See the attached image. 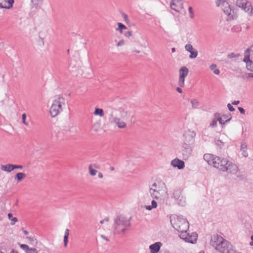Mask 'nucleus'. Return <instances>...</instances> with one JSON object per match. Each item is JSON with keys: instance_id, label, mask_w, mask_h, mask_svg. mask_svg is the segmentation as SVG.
Returning <instances> with one entry per match:
<instances>
[{"instance_id": "obj_1", "label": "nucleus", "mask_w": 253, "mask_h": 253, "mask_svg": "<svg viewBox=\"0 0 253 253\" xmlns=\"http://www.w3.org/2000/svg\"><path fill=\"white\" fill-rule=\"evenodd\" d=\"M132 107L125 105L118 108L110 115V122L119 129H125L134 118Z\"/></svg>"}, {"instance_id": "obj_2", "label": "nucleus", "mask_w": 253, "mask_h": 253, "mask_svg": "<svg viewBox=\"0 0 253 253\" xmlns=\"http://www.w3.org/2000/svg\"><path fill=\"white\" fill-rule=\"evenodd\" d=\"M211 245L220 253H236L232 245L221 236L214 235L211 237Z\"/></svg>"}, {"instance_id": "obj_3", "label": "nucleus", "mask_w": 253, "mask_h": 253, "mask_svg": "<svg viewBox=\"0 0 253 253\" xmlns=\"http://www.w3.org/2000/svg\"><path fill=\"white\" fill-rule=\"evenodd\" d=\"M149 193L154 199L163 201L168 196V189L164 182L153 183L150 187Z\"/></svg>"}, {"instance_id": "obj_4", "label": "nucleus", "mask_w": 253, "mask_h": 253, "mask_svg": "<svg viewBox=\"0 0 253 253\" xmlns=\"http://www.w3.org/2000/svg\"><path fill=\"white\" fill-rule=\"evenodd\" d=\"M204 159L209 165L212 166L220 170L225 171L227 169L226 165L228 164V161L225 159H221L212 154H206L204 155Z\"/></svg>"}, {"instance_id": "obj_5", "label": "nucleus", "mask_w": 253, "mask_h": 253, "mask_svg": "<svg viewBox=\"0 0 253 253\" xmlns=\"http://www.w3.org/2000/svg\"><path fill=\"white\" fill-rule=\"evenodd\" d=\"M65 105V99L59 95L54 97L49 109V113L52 118L58 116L63 111Z\"/></svg>"}, {"instance_id": "obj_6", "label": "nucleus", "mask_w": 253, "mask_h": 253, "mask_svg": "<svg viewBox=\"0 0 253 253\" xmlns=\"http://www.w3.org/2000/svg\"><path fill=\"white\" fill-rule=\"evenodd\" d=\"M170 222L173 227L179 233L187 231L189 223L187 220L180 216L174 215L170 217Z\"/></svg>"}, {"instance_id": "obj_7", "label": "nucleus", "mask_w": 253, "mask_h": 253, "mask_svg": "<svg viewBox=\"0 0 253 253\" xmlns=\"http://www.w3.org/2000/svg\"><path fill=\"white\" fill-rule=\"evenodd\" d=\"M216 5L220 7L224 11V13L228 16V20H231L234 18V16L236 14L235 9L231 8V6L229 4L228 0H216Z\"/></svg>"}, {"instance_id": "obj_8", "label": "nucleus", "mask_w": 253, "mask_h": 253, "mask_svg": "<svg viewBox=\"0 0 253 253\" xmlns=\"http://www.w3.org/2000/svg\"><path fill=\"white\" fill-rule=\"evenodd\" d=\"M115 228L119 233H124L129 226V220L123 216H118L115 220Z\"/></svg>"}, {"instance_id": "obj_9", "label": "nucleus", "mask_w": 253, "mask_h": 253, "mask_svg": "<svg viewBox=\"0 0 253 253\" xmlns=\"http://www.w3.org/2000/svg\"><path fill=\"white\" fill-rule=\"evenodd\" d=\"M196 132L193 130H188L183 135L182 144L193 146L195 142Z\"/></svg>"}, {"instance_id": "obj_10", "label": "nucleus", "mask_w": 253, "mask_h": 253, "mask_svg": "<svg viewBox=\"0 0 253 253\" xmlns=\"http://www.w3.org/2000/svg\"><path fill=\"white\" fill-rule=\"evenodd\" d=\"M239 153L240 158H246L250 155V150L247 140H242L240 142Z\"/></svg>"}, {"instance_id": "obj_11", "label": "nucleus", "mask_w": 253, "mask_h": 253, "mask_svg": "<svg viewBox=\"0 0 253 253\" xmlns=\"http://www.w3.org/2000/svg\"><path fill=\"white\" fill-rule=\"evenodd\" d=\"M187 231H185L182 233H180L179 234L180 238L186 242L191 244L195 243L197 240V234L196 233H192L190 235L189 233H187Z\"/></svg>"}, {"instance_id": "obj_12", "label": "nucleus", "mask_w": 253, "mask_h": 253, "mask_svg": "<svg viewBox=\"0 0 253 253\" xmlns=\"http://www.w3.org/2000/svg\"><path fill=\"white\" fill-rule=\"evenodd\" d=\"M189 73V69L185 66L181 67L179 71V80L178 84L179 86L183 87L185 84V79Z\"/></svg>"}, {"instance_id": "obj_13", "label": "nucleus", "mask_w": 253, "mask_h": 253, "mask_svg": "<svg viewBox=\"0 0 253 253\" xmlns=\"http://www.w3.org/2000/svg\"><path fill=\"white\" fill-rule=\"evenodd\" d=\"M239 7L244 9L250 15H253V7L250 2L246 0H242V2L240 3Z\"/></svg>"}, {"instance_id": "obj_14", "label": "nucleus", "mask_w": 253, "mask_h": 253, "mask_svg": "<svg viewBox=\"0 0 253 253\" xmlns=\"http://www.w3.org/2000/svg\"><path fill=\"white\" fill-rule=\"evenodd\" d=\"M193 146L189 145H182V154L184 159H188L191 155L192 152Z\"/></svg>"}, {"instance_id": "obj_15", "label": "nucleus", "mask_w": 253, "mask_h": 253, "mask_svg": "<svg viewBox=\"0 0 253 253\" xmlns=\"http://www.w3.org/2000/svg\"><path fill=\"white\" fill-rule=\"evenodd\" d=\"M171 8L177 12H180L183 8V3L181 0H172L170 4Z\"/></svg>"}, {"instance_id": "obj_16", "label": "nucleus", "mask_w": 253, "mask_h": 253, "mask_svg": "<svg viewBox=\"0 0 253 253\" xmlns=\"http://www.w3.org/2000/svg\"><path fill=\"white\" fill-rule=\"evenodd\" d=\"M170 165L174 168H177L179 169H183L185 167L184 162L175 158L171 161Z\"/></svg>"}, {"instance_id": "obj_17", "label": "nucleus", "mask_w": 253, "mask_h": 253, "mask_svg": "<svg viewBox=\"0 0 253 253\" xmlns=\"http://www.w3.org/2000/svg\"><path fill=\"white\" fill-rule=\"evenodd\" d=\"M253 55V45L250 46L248 48H247L244 54V58H243V61L246 63H250L251 62V61L250 60V54Z\"/></svg>"}, {"instance_id": "obj_18", "label": "nucleus", "mask_w": 253, "mask_h": 253, "mask_svg": "<svg viewBox=\"0 0 253 253\" xmlns=\"http://www.w3.org/2000/svg\"><path fill=\"white\" fill-rule=\"evenodd\" d=\"M13 3L14 0H0V8L9 9Z\"/></svg>"}, {"instance_id": "obj_19", "label": "nucleus", "mask_w": 253, "mask_h": 253, "mask_svg": "<svg viewBox=\"0 0 253 253\" xmlns=\"http://www.w3.org/2000/svg\"><path fill=\"white\" fill-rule=\"evenodd\" d=\"M185 48L186 50L190 53L189 57L191 58H196L198 55L197 50L193 47V46L191 44H187Z\"/></svg>"}, {"instance_id": "obj_20", "label": "nucleus", "mask_w": 253, "mask_h": 253, "mask_svg": "<svg viewBox=\"0 0 253 253\" xmlns=\"http://www.w3.org/2000/svg\"><path fill=\"white\" fill-rule=\"evenodd\" d=\"M162 246L161 242H156L149 246L151 253H158Z\"/></svg>"}, {"instance_id": "obj_21", "label": "nucleus", "mask_w": 253, "mask_h": 253, "mask_svg": "<svg viewBox=\"0 0 253 253\" xmlns=\"http://www.w3.org/2000/svg\"><path fill=\"white\" fill-rule=\"evenodd\" d=\"M226 169L225 171H228L229 173H236V169L237 166L235 164H234L232 163L229 162L228 161V164L226 165Z\"/></svg>"}, {"instance_id": "obj_22", "label": "nucleus", "mask_w": 253, "mask_h": 253, "mask_svg": "<svg viewBox=\"0 0 253 253\" xmlns=\"http://www.w3.org/2000/svg\"><path fill=\"white\" fill-rule=\"evenodd\" d=\"M246 68L248 72L245 74V78H253V64H246Z\"/></svg>"}, {"instance_id": "obj_23", "label": "nucleus", "mask_w": 253, "mask_h": 253, "mask_svg": "<svg viewBox=\"0 0 253 253\" xmlns=\"http://www.w3.org/2000/svg\"><path fill=\"white\" fill-rule=\"evenodd\" d=\"M217 120L220 124H224L225 122H227L231 119V117L229 116L222 115L219 116V114H217Z\"/></svg>"}, {"instance_id": "obj_24", "label": "nucleus", "mask_w": 253, "mask_h": 253, "mask_svg": "<svg viewBox=\"0 0 253 253\" xmlns=\"http://www.w3.org/2000/svg\"><path fill=\"white\" fill-rule=\"evenodd\" d=\"M26 177V174L25 173L18 172L15 175L14 179L17 183H19L24 179Z\"/></svg>"}, {"instance_id": "obj_25", "label": "nucleus", "mask_w": 253, "mask_h": 253, "mask_svg": "<svg viewBox=\"0 0 253 253\" xmlns=\"http://www.w3.org/2000/svg\"><path fill=\"white\" fill-rule=\"evenodd\" d=\"M0 169L3 171L10 172L13 170V165L6 164L5 165H1Z\"/></svg>"}, {"instance_id": "obj_26", "label": "nucleus", "mask_w": 253, "mask_h": 253, "mask_svg": "<svg viewBox=\"0 0 253 253\" xmlns=\"http://www.w3.org/2000/svg\"><path fill=\"white\" fill-rule=\"evenodd\" d=\"M93 114L95 116H99L100 117H103L104 116V112L103 109L95 108Z\"/></svg>"}, {"instance_id": "obj_27", "label": "nucleus", "mask_w": 253, "mask_h": 253, "mask_svg": "<svg viewBox=\"0 0 253 253\" xmlns=\"http://www.w3.org/2000/svg\"><path fill=\"white\" fill-rule=\"evenodd\" d=\"M117 25L118 27L117 28L116 30L120 34L123 33V30L127 29V27L122 23L119 22L117 23Z\"/></svg>"}, {"instance_id": "obj_28", "label": "nucleus", "mask_w": 253, "mask_h": 253, "mask_svg": "<svg viewBox=\"0 0 253 253\" xmlns=\"http://www.w3.org/2000/svg\"><path fill=\"white\" fill-rule=\"evenodd\" d=\"M69 235V230L68 229H66L65 231V235L64 236V246L65 247H66L68 245V236Z\"/></svg>"}, {"instance_id": "obj_29", "label": "nucleus", "mask_w": 253, "mask_h": 253, "mask_svg": "<svg viewBox=\"0 0 253 253\" xmlns=\"http://www.w3.org/2000/svg\"><path fill=\"white\" fill-rule=\"evenodd\" d=\"M157 207V203L155 200H153L151 202V205H146L145 206V208L146 210L150 211L153 209L156 208Z\"/></svg>"}, {"instance_id": "obj_30", "label": "nucleus", "mask_w": 253, "mask_h": 253, "mask_svg": "<svg viewBox=\"0 0 253 253\" xmlns=\"http://www.w3.org/2000/svg\"><path fill=\"white\" fill-rule=\"evenodd\" d=\"M192 108L193 109H196L200 105L199 101L196 99H192L190 100Z\"/></svg>"}, {"instance_id": "obj_31", "label": "nucleus", "mask_w": 253, "mask_h": 253, "mask_svg": "<svg viewBox=\"0 0 253 253\" xmlns=\"http://www.w3.org/2000/svg\"><path fill=\"white\" fill-rule=\"evenodd\" d=\"M88 171L89 174L92 176L95 175L97 173V171L93 168H92L91 165L88 166Z\"/></svg>"}, {"instance_id": "obj_32", "label": "nucleus", "mask_w": 253, "mask_h": 253, "mask_svg": "<svg viewBox=\"0 0 253 253\" xmlns=\"http://www.w3.org/2000/svg\"><path fill=\"white\" fill-rule=\"evenodd\" d=\"M210 68L211 70H212L214 74L215 75H219L220 73V71L218 69H216V64H211Z\"/></svg>"}, {"instance_id": "obj_33", "label": "nucleus", "mask_w": 253, "mask_h": 253, "mask_svg": "<svg viewBox=\"0 0 253 253\" xmlns=\"http://www.w3.org/2000/svg\"><path fill=\"white\" fill-rule=\"evenodd\" d=\"M26 239L28 240L29 243L32 245H36L37 244L36 239L33 237H27Z\"/></svg>"}, {"instance_id": "obj_34", "label": "nucleus", "mask_w": 253, "mask_h": 253, "mask_svg": "<svg viewBox=\"0 0 253 253\" xmlns=\"http://www.w3.org/2000/svg\"><path fill=\"white\" fill-rule=\"evenodd\" d=\"M215 119H213L211 123L210 124V126L211 127H214L217 125V122L218 120H217V114H215Z\"/></svg>"}, {"instance_id": "obj_35", "label": "nucleus", "mask_w": 253, "mask_h": 253, "mask_svg": "<svg viewBox=\"0 0 253 253\" xmlns=\"http://www.w3.org/2000/svg\"><path fill=\"white\" fill-rule=\"evenodd\" d=\"M129 50L131 52L133 53H139L140 52L139 49L137 47L134 46L130 47Z\"/></svg>"}, {"instance_id": "obj_36", "label": "nucleus", "mask_w": 253, "mask_h": 253, "mask_svg": "<svg viewBox=\"0 0 253 253\" xmlns=\"http://www.w3.org/2000/svg\"><path fill=\"white\" fill-rule=\"evenodd\" d=\"M115 42H116V46L117 47L123 46L125 45V41L123 39H121L118 42L116 40Z\"/></svg>"}, {"instance_id": "obj_37", "label": "nucleus", "mask_w": 253, "mask_h": 253, "mask_svg": "<svg viewBox=\"0 0 253 253\" xmlns=\"http://www.w3.org/2000/svg\"><path fill=\"white\" fill-rule=\"evenodd\" d=\"M188 11H189L190 18L191 19H193L195 16V14H194V12L192 7L190 6L188 8Z\"/></svg>"}, {"instance_id": "obj_38", "label": "nucleus", "mask_w": 253, "mask_h": 253, "mask_svg": "<svg viewBox=\"0 0 253 253\" xmlns=\"http://www.w3.org/2000/svg\"><path fill=\"white\" fill-rule=\"evenodd\" d=\"M26 114L25 113H24L22 115V123L26 126H29V123L28 122H26Z\"/></svg>"}, {"instance_id": "obj_39", "label": "nucleus", "mask_w": 253, "mask_h": 253, "mask_svg": "<svg viewBox=\"0 0 253 253\" xmlns=\"http://www.w3.org/2000/svg\"><path fill=\"white\" fill-rule=\"evenodd\" d=\"M20 248L22 249L26 253L28 251L29 249H30L29 246L25 244H21L20 245Z\"/></svg>"}, {"instance_id": "obj_40", "label": "nucleus", "mask_w": 253, "mask_h": 253, "mask_svg": "<svg viewBox=\"0 0 253 253\" xmlns=\"http://www.w3.org/2000/svg\"><path fill=\"white\" fill-rule=\"evenodd\" d=\"M181 194V191L180 190H177L174 191L173 193V195L175 198L178 199L180 197V195Z\"/></svg>"}, {"instance_id": "obj_41", "label": "nucleus", "mask_w": 253, "mask_h": 253, "mask_svg": "<svg viewBox=\"0 0 253 253\" xmlns=\"http://www.w3.org/2000/svg\"><path fill=\"white\" fill-rule=\"evenodd\" d=\"M122 17H123V19L124 20V21L126 23H128L129 22L128 17L127 15L126 14L123 13L122 14Z\"/></svg>"}, {"instance_id": "obj_42", "label": "nucleus", "mask_w": 253, "mask_h": 253, "mask_svg": "<svg viewBox=\"0 0 253 253\" xmlns=\"http://www.w3.org/2000/svg\"><path fill=\"white\" fill-rule=\"evenodd\" d=\"M38 252L35 248H30L27 253H38Z\"/></svg>"}, {"instance_id": "obj_43", "label": "nucleus", "mask_w": 253, "mask_h": 253, "mask_svg": "<svg viewBox=\"0 0 253 253\" xmlns=\"http://www.w3.org/2000/svg\"><path fill=\"white\" fill-rule=\"evenodd\" d=\"M124 35L126 37V38H129L131 36H132V33L131 31H128L127 32H126L125 34H124Z\"/></svg>"}, {"instance_id": "obj_44", "label": "nucleus", "mask_w": 253, "mask_h": 253, "mask_svg": "<svg viewBox=\"0 0 253 253\" xmlns=\"http://www.w3.org/2000/svg\"><path fill=\"white\" fill-rule=\"evenodd\" d=\"M227 107L228 108V109L230 111H235V109L234 108V107H233V106L232 105V104L229 103L227 105Z\"/></svg>"}, {"instance_id": "obj_45", "label": "nucleus", "mask_w": 253, "mask_h": 253, "mask_svg": "<svg viewBox=\"0 0 253 253\" xmlns=\"http://www.w3.org/2000/svg\"><path fill=\"white\" fill-rule=\"evenodd\" d=\"M90 165H91L92 168H93V169H100V166L97 164H90Z\"/></svg>"}, {"instance_id": "obj_46", "label": "nucleus", "mask_w": 253, "mask_h": 253, "mask_svg": "<svg viewBox=\"0 0 253 253\" xmlns=\"http://www.w3.org/2000/svg\"><path fill=\"white\" fill-rule=\"evenodd\" d=\"M11 220L12 221V222L11 223V225H14L15 224V223L17 222V221H18V219L16 217H12L11 219Z\"/></svg>"}, {"instance_id": "obj_47", "label": "nucleus", "mask_w": 253, "mask_h": 253, "mask_svg": "<svg viewBox=\"0 0 253 253\" xmlns=\"http://www.w3.org/2000/svg\"><path fill=\"white\" fill-rule=\"evenodd\" d=\"M22 169L23 166L22 165H13V169Z\"/></svg>"}, {"instance_id": "obj_48", "label": "nucleus", "mask_w": 253, "mask_h": 253, "mask_svg": "<svg viewBox=\"0 0 253 253\" xmlns=\"http://www.w3.org/2000/svg\"><path fill=\"white\" fill-rule=\"evenodd\" d=\"M238 110L240 111V112L241 113H242V114H244L245 113V110L244 109V108H241V107H238Z\"/></svg>"}, {"instance_id": "obj_49", "label": "nucleus", "mask_w": 253, "mask_h": 253, "mask_svg": "<svg viewBox=\"0 0 253 253\" xmlns=\"http://www.w3.org/2000/svg\"><path fill=\"white\" fill-rule=\"evenodd\" d=\"M101 238H102L103 239L105 240L106 241H109V239L103 235H101Z\"/></svg>"}, {"instance_id": "obj_50", "label": "nucleus", "mask_w": 253, "mask_h": 253, "mask_svg": "<svg viewBox=\"0 0 253 253\" xmlns=\"http://www.w3.org/2000/svg\"><path fill=\"white\" fill-rule=\"evenodd\" d=\"M75 129V127L73 126H70L69 131L70 133H73L74 131V130Z\"/></svg>"}, {"instance_id": "obj_51", "label": "nucleus", "mask_w": 253, "mask_h": 253, "mask_svg": "<svg viewBox=\"0 0 253 253\" xmlns=\"http://www.w3.org/2000/svg\"><path fill=\"white\" fill-rule=\"evenodd\" d=\"M98 177L100 178H102L103 177V174L100 172H98Z\"/></svg>"}, {"instance_id": "obj_52", "label": "nucleus", "mask_w": 253, "mask_h": 253, "mask_svg": "<svg viewBox=\"0 0 253 253\" xmlns=\"http://www.w3.org/2000/svg\"><path fill=\"white\" fill-rule=\"evenodd\" d=\"M234 57H235V55L234 53H232L231 54H229L228 55V57L230 58H233Z\"/></svg>"}, {"instance_id": "obj_53", "label": "nucleus", "mask_w": 253, "mask_h": 253, "mask_svg": "<svg viewBox=\"0 0 253 253\" xmlns=\"http://www.w3.org/2000/svg\"><path fill=\"white\" fill-rule=\"evenodd\" d=\"M176 90L179 93H182V89L180 87H177L176 88Z\"/></svg>"}, {"instance_id": "obj_54", "label": "nucleus", "mask_w": 253, "mask_h": 253, "mask_svg": "<svg viewBox=\"0 0 253 253\" xmlns=\"http://www.w3.org/2000/svg\"><path fill=\"white\" fill-rule=\"evenodd\" d=\"M22 230L25 235H28L29 234V232L25 230L23 228L22 229Z\"/></svg>"}, {"instance_id": "obj_55", "label": "nucleus", "mask_w": 253, "mask_h": 253, "mask_svg": "<svg viewBox=\"0 0 253 253\" xmlns=\"http://www.w3.org/2000/svg\"><path fill=\"white\" fill-rule=\"evenodd\" d=\"M8 217L9 219H11L12 218V214L11 213H9L8 214Z\"/></svg>"}, {"instance_id": "obj_56", "label": "nucleus", "mask_w": 253, "mask_h": 253, "mask_svg": "<svg viewBox=\"0 0 253 253\" xmlns=\"http://www.w3.org/2000/svg\"><path fill=\"white\" fill-rule=\"evenodd\" d=\"M250 244L251 246H253V235L251 237V242Z\"/></svg>"}, {"instance_id": "obj_57", "label": "nucleus", "mask_w": 253, "mask_h": 253, "mask_svg": "<svg viewBox=\"0 0 253 253\" xmlns=\"http://www.w3.org/2000/svg\"><path fill=\"white\" fill-rule=\"evenodd\" d=\"M42 0H32L33 2H34L35 3H38L39 1H41Z\"/></svg>"}, {"instance_id": "obj_58", "label": "nucleus", "mask_w": 253, "mask_h": 253, "mask_svg": "<svg viewBox=\"0 0 253 253\" xmlns=\"http://www.w3.org/2000/svg\"><path fill=\"white\" fill-rule=\"evenodd\" d=\"M105 221L106 222L108 221V219L105 218L104 220L100 221V223H101V224L103 223Z\"/></svg>"}, {"instance_id": "obj_59", "label": "nucleus", "mask_w": 253, "mask_h": 253, "mask_svg": "<svg viewBox=\"0 0 253 253\" xmlns=\"http://www.w3.org/2000/svg\"><path fill=\"white\" fill-rule=\"evenodd\" d=\"M232 104L237 105V101H234L232 103Z\"/></svg>"}, {"instance_id": "obj_60", "label": "nucleus", "mask_w": 253, "mask_h": 253, "mask_svg": "<svg viewBox=\"0 0 253 253\" xmlns=\"http://www.w3.org/2000/svg\"><path fill=\"white\" fill-rule=\"evenodd\" d=\"M220 143H222V142L220 140H217L216 144L219 145Z\"/></svg>"}, {"instance_id": "obj_61", "label": "nucleus", "mask_w": 253, "mask_h": 253, "mask_svg": "<svg viewBox=\"0 0 253 253\" xmlns=\"http://www.w3.org/2000/svg\"><path fill=\"white\" fill-rule=\"evenodd\" d=\"M110 169L111 170V171H113L114 170V168L113 167H111L110 168Z\"/></svg>"}, {"instance_id": "obj_62", "label": "nucleus", "mask_w": 253, "mask_h": 253, "mask_svg": "<svg viewBox=\"0 0 253 253\" xmlns=\"http://www.w3.org/2000/svg\"><path fill=\"white\" fill-rule=\"evenodd\" d=\"M171 50H172V52H174L175 51V48H172L171 49Z\"/></svg>"}, {"instance_id": "obj_63", "label": "nucleus", "mask_w": 253, "mask_h": 253, "mask_svg": "<svg viewBox=\"0 0 253 253\" xmlns=\"http://www.w3.org/2000/svg\"><path fill=\"white\" fill-rule=\"evenodd\" d=\"M11 253H15V252H14V251H12V252H11Z\"/></svg>"}, {"instance_id": "obj_64", "label": "nucleus", "mask_w": 253, "mask_h": 253, "mask_svg": "<svg viewBox=\"0 0 253 253\" xmlns=\"http://www.w3.org/2000/svg\"><path fill=\"white\" fill-rule=\"evenodd\" d=\"M199 253H204L203 252H200Z\"/></svg>"}]
</instances>
